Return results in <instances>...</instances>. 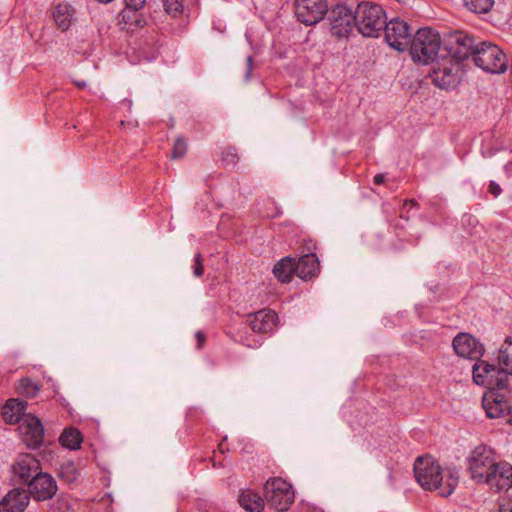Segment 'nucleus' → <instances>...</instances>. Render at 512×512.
<instances>
[{
	"label": "nucleus",
	"mask_w": 512,
	"mask_h": 512,
	"mask_svg": "<svg viewBox=\"0 0 512 512\" xmlns=\"http://www.w3.org/2000/svg\"><path fill=\"white\" fill-rule=\"evenodd\" d=\"M413 470L416 481L423 489L438 491L442 497L450 496L458 485L456 473L450 469L444 470L432 456H419Z\"/></svg>",
	"instance_id": "f257e3e1"
},
{
	"label": "nucleus",
	"mask_w": 512,
	"mask_h": 512,
	"mask_svg": "<svg viewBox=\"0 0 512 512\" xmlns=\"http://www.w3.org/2000/svg\"><path fill=\"white\" fill-rule=\"evenodd\" d=\"M442 46L440 34L430 27H424L418 29L411 39L409 52L415 63L428 65L437 60Z\"/></svg>",
	"instance_id": "f03ea898"
},
{
	"label": "nucleus",
	"mask_w": 512,
	"mask_h": 512,
	"mask_svg": "<svg viewBox=\"0 0 512 512\" xmlns=\"http://www.w3.org/2000/svg\"><path fill=\"white\" fill-rule=\"evenodd\" d=\"M386 19L384 9L378 4L362 2L357 6L356 27L365 37H378Z\"/></svg>",
	"instance_id": "7ed1b4c3"
},
{
	"label": "nucleus",
	"mask_w": 512,
	"mask_h": 512,
	"mask_svg": "<svg viewBox=\"0 0 512 512\" xmlns=\"http://www.w3.org/2000/svg\"><path fill=\"white\" fill-rule=\"evenodd\" d=\"M473 61L483 71L492 74H502L509 67L504 51L498 45L487 41L478 42Z\"/></svg>",
	"instance_id": "20e7f679"
},
{
	"label": "nucleus",
	"mask_w": 512,
	"mask_h": 512,
	"mask_svg": "<svg viewBox=\"0 0 512 512\" xmlns=\"http://www.w3.org/2000/svg\"><path fill=\"white\" fill-rule=\"evenodd\" d=\"M497 462L491 448L486 445L475 447L467 458L471 479L478 484H484Z\"/></svg>",
	"instance_id": "39448f33"
},
{
	"label": "nucleus",
	"mask_w": 512,
	"mask_h": 512,
	"mask_svg": "<svg viewBox=\"0 0 512 512\" xmlns=\"http://www.w3.org/2000/svg\"><path fill=\"white\" fill-rule=\"evenodd\" d=\"M267 504L279 512L287 511L294 502L292 486L282 478H270L264 485Z\"/></svg>",
	"instance_id": "423d86ee"
},
{
	"label": "nucleus",
	"mask_w": 512,
	"mask_h": 512,
	"mask_svg": "<svg viewBox=\"0 0 512 512\" xmlns=\"http://www.w3.org/2000/svg\"><path fill=\"white\" fill-rule=\"evenodd\" d=\"M442 41L447 56L456 61L466 60L470 56L473 57L474 51L478 46L473 35L461 30H455L446 34Z\"/></svg>",
	"instance_id": "0eeeda50"
},
{
	"label": "nucleus",
	"mask_w": 512,
	"mask_h": 512,
	"mask_svg": "<svg viewBox=\"0 0 512 512\" xmlns=\"http://www.w3.org/2000/svg\"><path fill=\"white\" fill-rule=\"evenodd\" d=\"M331 30L337 37H346L356 27V11L345 4H337L328 15Z\"/></svg>",
	"instance_id": "6e6552de"
},
{
	"label": "nucleus",
	"mask_w": 512,
	"mask_h": 512,
	"mask_svg": "<svg viewBox=\"0 0 512 512\" xmlns=\"http://www.w3.org/2000/svg\"><path fill=\"white\" fill-rule=\"evenodd\" d=\"M294 6L297 19L307 26L317 24L328 12L326 0H296Z\"/></svg>",
	"instance_id": "1a4fd4ad"
},
{
	"label": "nucleus",
	"mask_w": 512,
	"mask_h": 512,
	"mask_svg": "<svg viewBox=\"0 0 512 512\" xmlns=\"http://www.w3.org/2000/svg\"><path fill=\"white\" fill-rule=\"evenodd\" d=\"M385 39L388 45L397 51H404L410 37L409 25L399 18H393L384 25Z\"/></svg>",
	"instance_id": "9d476101"
},
{
	"label": "nucleus",
	"mask_w": 512,
	"mask_h": 512,
	"mask_svg": "<svg viewBox=\"0 0 512 512\" xmlns=\"http://www.w3.org/2000/svg\"><path fill=\"white\" fill-rule=\"evenodd\" d=\"M27 487L26 491L29 496L36 501H46L53 498L58 489L55 479L50 474L42 471L30 479Z\"/></svg>",
	"instance_id": "9b49d317"
},
{
	"label": "nucleus",
	"mask_w": 512,
	"mask_h": 512,
	"mask_svg": "<svg viewBox=\"0 0 512 512\" xmlns=\"http://www.w3.org/2000/svg\"><path fill=\"white\" fill-rule=\"evenodd\" d=\"M484 482L495 492H508L512 489V465L506 461H498Z\"/></svg>",
	"instance_id": "f8f14e48"
},
{
	"label": "nucleus",
	"mask_w": 512,
	"mask_h": 512,
	"mask_svg": "<svg viewBox=\"0 0 512 512\" xmlns=\"http://www.w3.org/2000/svg\"><path fill=\"white\" fill-rule=\"evenodd\" d=\"M23 442L32 449L40 447L43 443L44 427L39 418L27 415L19 426Z\"/></svg>",
	"instance_id": "ddd939ff"
},
{
	"label": "nucleus",
	"mask_w": 512,
	"mask_h": 512,
	"mask_svg": "<svg viewBox=\"0 0 512 512\" xmlns=\"http://www.w3.org/2000/svg\"><path fill=\"white\" fill-rule=\"evenodd\" d=\"M452 345L455 353L463 358L477 360L484 353L483 345L468 333H459L453 339Z\"/></svg>",
	"instance_id": "4468645a"
},
{
	"label": "nucleus",
	"mask_w": 512,
	"mask_h": 512,
	"mask_svg": "<svg viewBox=\"0 0 512 512\" xmlns=\"http://www.w3.org/2000/svg\"><path fill=\"white\" fill-rule=\"evenodd\" d=\"M42 471L41 464L31 454H22L13 465V472L18 482L27 485L35 474Z\"/></svg>",
	"instance_id": "2eb2a0df"
},
{
	"label": "nucleus",
	"mask_w": 512,
	"mask_h": 512,
	"mask_svg": "<svg viewBox=\"0 0 512 512\" xmlns=\"http://www.w3.org/2000/svg\"><path fill=\"white\" fill-rule=\"evenodd\" d=\"M510 399L504 394H484L482 405L488 418H500L508 416L512 410Z\"/></svg>",
	"instance_id": "dca6fc26"
},
{
	"label": "nucleus",
	"mask_w": 512,
	"mask_h": 512,
	"mask_svg": "<svg viewBox=\"0 0 512 512\" xmlns=\"http://www.w3.org/2000/svg\"><path fill=\"white\" fill-rule=\"evenodd\" d=\"M278 320V315L271 309H262L251 313L247 317V323L255 333L268 334L273 331Z\"/></svg>",
	"instance_id": "f3484780"
},
{
	"label": "nucleus",
	"mask_w": 512,
	"mask_h": 512,
	"mask_svg": "<svg viewBox=\"0 0 512 512\" xmlns=\"http://www.w3.org/2000/svg\"><path fill=\"white\" fill-rule=\"evenodd\" d=\"M30 501L24 488H14L0 501V512H23Z\"/></svg>",
	"instance_id": "a211bd4d"
},
{
	"label": "nucleus",
	"mask_w": 512,
	"mask_h": 512,
	"mask_svg": "<svg viewBox=\"0 0 512 512\" xmlns=\"http://www.w3.org/2000/svg\"><path fill=\"white\" fill-rule=\"evenodd\" d=\"M511 374L504 368H498L494 377L486 387L489 391L486 394H504L505 397H512Z\"/></svg>",
	"instance_id": "6ab92c4d"
},
{
	"label": "nucleus",
	"mask_w": 512,
	"mask_h": 512,
	"mask_svg": "<svg viewBox=\"0 0 512 512\" xmlns=\"http://www.w3.org/2000/svg\"><path fill=\"white\" fill-rule=\"evenodd\" d=\"M319 271V259L314 253L303 255L296 261V275L303 280L316 277Z\"/></svg>",
	"instance_id": "aec40b11"
},
{
	"label": "nucleus",
	"mask_w": 512,
	"mask_h": 512,
	"mask_svg": "<svg viewBox=\"0 0 512 512\" xmlns=\"http://www.w3.org/2000/svg\"><path fill=\"white\" fill-rule=\"evenodd\" d=\"M27 402L18 399H9L2 409L3 420L8 424H15L20 421L22 417H26L25 409Z\"/></svg>",
	"instance_id": "412c9836"
},
{
	"label": "nucleus",
	"mask_w": 512,
	"mask_h": 512,
	"mask_svg": "<svg viewBox=\"0 0 512 512\" xmlns=\"http://www.w3.org/2000/svg\"><path fill=\"white\" fill-rule=\"evenodd\" d=\"M75 9L67 2L57 4L53 10V18L59 29L67 31L73 21Z\"/></svg>",
	"instance_id": "4be33fe9"
},
{
	"label": "nucleus",
	"mask_w": 512,
	"mask_h": 512,
	"mask_svg": "<svg viewBox=\"0 0 512 512\" xmlns=\"http://www.w3.org/2000/svg\"><path fill=\"white\" fill-rule=\"evenodd\" d=\"M498 367L485 361L476 362L472 367L473 380L477 385L487 387Z\"/></svg>",
	"instance_id": "5701e85b"
},
{
	"label": "nucleus",
	"mask_w": 512,
	"mask_h": 512,
	"mask_svg": "<svg viewBox=\"0 0 512 512\" xmlns=\"http://www.w3.org/2000/svg\"><path fill=\"white\" fill-rule=\"evenodd\" d=\"M273 274L282 283H289L296 274V260L291 257L281 259L275 264Z\"/></svg>",
	"instance_id": "b1692460"
},
{
	"label": "nucleus",
	"mask_w": 512,
	"mask_h": 512,
	"mask_svg": "<svg viewBox=\"0 0 512 512\" xmlns=\"http://www.w3.org/2000/svg\"><path fill=\"white\" fill-rule=\"evenodd\" d=\"M241 507L249 512H261L264 508V500L253 490H244L239 496Z\"/></svg>",
	"instance_id": "393cba45"
},
{
	"label": "nucleus",
	"mask_w": 512,
	"mask_h": 512,
	"mask_svg": "<svg viewBox=\"0 0 512 512\" xmlns=\"http://www.w3.org/2000/svg\"><path fill=\"white\" fill-rule=\"evenodd\" d=\"M141 8H128L126 7L122 13V22L127 26V30H133L134 28H141L145 25V19L142 14L139 13Z\"/></svg>",
	"instance_id": "a878e982"
},
{
	"label": "nucleus",
	"mask_w": 512,
	"mask_h": 512,
	"mask_svg": "<svg viewBox=\"0 0 512 512\" xmlns=\"http://www.w3.org/2000/svg\"><path fill=\"white\" fill-rule=\"evenodd\" d=\"M83 438L80 431L76 428H67L62 432L59 441L65 448L76 450L80 448Z\"/></svg>",
	"instance_id": "bb28decb"
},
{
	"label": "nucleus",
	"mask_w": 512,
	"mask_h": 512,
	"mask_svg": "<svg viewBox=\"0 0 512 512\" xmlns=\"http://www.w3.org/2000/svg\"><path fill=\"white\" fill-rule=\"evenodd\" d=\"M432 81L436 86L447 89L454 84L455 78L451 70L445 67L443 69L433 70Z\"/></svg>",
	"instance_id": "cd10ccee"
},
{
	"label": "nucleus",
	"mask_w": 512,
	"mask_h": 512,
	"mask_svg": "<svg viewBox=\"0 0 512 512\" xmlns=\"http://www.w3.org/2000/svg\"><path fill=\"white\" fill-rule=\"evenodd\" d=\"M498 362L501 368L506 369L512 375V339L507 338L502 344Z\"/></svg>",
	"instance_id": "c85d7f7f"
},
{
	"label": "nucleus",
	"mask_w": 512,
	"mask_h": 512,
	"mask_svg": "<svg viewBox=\"0 0 512 512\" xmlns=\"http://www.w3.org/2000/svg\"><path fill=\"white\" fill-rule=\"evenodd\" d=\"M79 476V471L74 462L63 463L59 470V477L68 484L74 483Z\"/></svg>",
	"instance_id": "c756f323"
},
{
	"label": "nucleus",
	"mask_w": 512,
	"mask_h": 512,
	"mask_svg": "<svg viewBox=\"0 0 512 512\" xmlns=\"http://www.w3.org/2000/svg\"><path fill=\"white\" fill-rule=\"evenodd\" d=\"M465 6L476 14L487 13L491 10L494 0H463Z\"/></svg>",
	"instance_id": "7c9ffc66"
},
{
	"label": "nucleus",
	"mask_w": 512,
	"mask_h": 512,
	"mask_svg": "<svg viewBox=\"0 0 512 512\" xmlns=\"http://www.w3.org/2000/svg\"><path fill=\"white\" fill-rule=\"evenodd\" d=\"M19 389L26 397H34L39 391V387L30 378L21 379Z\"/></svg>",
	"instance_id": "2f4dec72"
},
{
	"label": "nucleus",
	"mask_w": 512,
	"mask_h": 512,
	"mask_svg": "<svg viewBox=\"0 0 512 512\" xmlns=\"http://www.w3.org/2000/svg\"><path fill=\"white\" fill-rule=\"evenodd\" d=\"M165 11L173 17L183 12L182 0H163Z\"/></svg>",
	"instance_id": "473e14b6"
},
{
	"label": "nucleus",
	"mask_w": 512,
	"mask_h": 512,
	"mask_svg": "<svg viewBox=\"0 0 512 512\" xmlns=\"http://www.w3.org/2000/svg\"><path fill=\"white\" fill-rule=\"evenodd\" d=\"M187 151V143L184 139L178 138L174 142L173 149H172V158L173 159H179L185 155Z\"/></svg>",
	"instance_id": "72a5a7b5"
},
{
	"label": "nucleus",
	"mask_w": 512,
	"mask_h": 512,
	"mask_svg": "<svg viewBox=\"0 0 512 512\" xmlns=\"http://www.w3.org/2000/svg\"><path fill=\"white\" fill-rule=\"evenodd\" d=\"M222 161L227 166L235 165L238 161V155L235 148H227L225 151H223Z\"/></svg>",
	"instance_id": "f704fd0d"
},
{
	"label": "nucleus",
	"mask_w": 512,
	"mask_h": 512,
	"mask_svg": "<svg viewBox=\"0 0 512 512\" xmlns=\"http://www.w3.org/2000/svg\"><path fill=\"white\" fill-rule=\"evenodd\" d=\"M193 273L196 277H201L204 273L203 259L200 253L194 257Z\"/></svg>",
	"instance_id": "c9c22d12"
},
{
	"label": "nucleus",
	"mask_w": 512,
	"mask_h": 512,
	"mask_svg": "<svg viewBox=\"0 0 512 512\" xmlns=\"http://www.w3.org/2000/svg\"><path fill=\"white\" fill-rule=\"evenodd\" d=\"M254 68V60L252 56H248L246 58V71L244 74L245 81H249L251 79V74Z\"/></svg>",
	"instance_id": "e433bc0d"
},
{
	"label": "nucleus",
	"mask_w": 512,
	"mask_h": 512,
	"mask_svg": "<svg viewBox=\"0 0 512 512\" xmlns=\"http://www.w3.org/2000/svg\"><path fill=\"white\" fill-rule=\"evenodd\" d=\"M488 191L494 197H498L501 194L502 189H501L500 185L497 184L495 181H490L489 186H488Z\"/></svg>",
	"instance_id": "4c0bfd02"
},
{
	"label": "nucleus",
	"mask_w": 512,
	"mask_h": 512,
	"mask_svg": "<svg viewBox=\"0 0 512 512\" xmlns=\"http://www.w3.org/2000/svg\"><path fill=\"white\" fill-rule=\"evenodd\" d=\"M146 0H125L126 7L128 8H142Z\"/></svg>",
	"instance_id": "58836bf2"
},
{
	"label": "nucleus",
	"mask_w": 512,
	"mask_h": 512,
	"mask_svg": "<svg viewBox=\"0 0 512 512\" xmlns=\"http://www.w3.org/2000/svg\"><path fill=\"white\" fill-rule=\"evenodd\" d=\"M195 337L197 340V349H201L206 341V336L203 332L197 331Z\"/></svg>",
	"instance_id": "ea45409f"
},
{
	"label": "nucleus",
	"mask_w": 512,
	"mask_h": 512,
	"mask_svg": "<svg viewBox=\"0 0 512 512\" xmlns=\"http://www.w3.org/2000/svg\"><path fill=\"white\" fill-rule=\"evenodd\" d=\"M499 512H512V501L500 504Z\"/></svg>",
	"instance_id": "a19ab883"
},
{
	"label": "nucleus",
	"mask_w": 512,
	"mask_h": 512,
	"mask_svg": "<svg viewBox=\"0 0 512 512\" xmlns=\"http://www.w3.org/2000/svg\"><path fill=\"white\" fill-rule=\"evenodd\" d=\"M373 182H374V184H376V185L383 184V183L385 182V175H384V174H381V173L376 174V175L374 176Z\"/></svg>",
	"instance_id": "79ce46f5"
},
{
	"label": "nucleus",
	"mask_w": 512,
	"mask_h": 512,
	"mask_svg": "<svg viewBox=\"0 0 512 512\" xmlns=\"http://www.w3.org/2000/svg\"><path fill=\"white\" fill-rule=\"evenodd\" d=\"M408 204H410L411 206H416V205H417L416 201H415V200H413V199H412V200H406V201L404 202V206H406V205H408Z\"/></svg>",
	"instance_id": "37998d69"
},
{
	"label": "nucleus",
	"mask_w": 512,
	"mask_h": 512,
	"mask_svg": "<svg viewBox=\"0 0 512 512\" xmlns=\"http://www.w3.org/2000/svg\"><path fill=\"white\" fill-rule=\"evenodd\" d=\"M75 84L79 87V88H84L86 83L84 81L82 82H75Z\"/></svg>",
	"instance_id": "c03bdc74"
},
{
	"label": "nucleus",
	"mask_w": 512,
	"mask_h": 512,
	"mask_svg": "<svg viewBox=\"0 0 512 512\" xmlns=\"http://www.w3.org/2000/svg\"><path fill=\"white\" fill-rule=\"evenodd\" d=\"M97 1H98V2H101V3H105V4H107V3L112 2L113 0H97Z\"/></svg>",
	"instance_id": "a18cd8bd"
},
{
	"label": "nucleus",
	"mask_w": 512,
	"mask_h": 512,
	"mask_svg": "<svg viewBox=\"0 0 512 512\" xmlns=\"http://www.w3.org/2000/svg\"><path fill=\"white\" fill-rule=\"evenodd\" d=\"M398 2H402V0H397Z\"/></svg>",
	"instance_id": "49530a36"
}]
</instances>
